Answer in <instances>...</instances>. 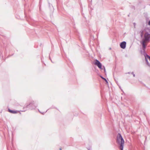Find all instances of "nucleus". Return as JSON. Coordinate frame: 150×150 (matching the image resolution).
I'll use <instances>...</instances> for the list:
<instances>
[{
	"mask_svg": "<svg viewBox=\"0 0 150 150\" xmlns=\"http://www.w3.org/2000/svg\"><path fill=\"white\" fill-rule=\"evenodd\" d=\"M150 34L148 33H145L144 35V38L142 39L141 44L142 46V50L145 51L146 48V46L147 45L146 43L149 42L150 41Z\"/></svg>",
	"mask_w": 150,
	"mask_h": 150,
	"instance_id": "f257e3e1",
	"label": "nucleus"
},
{
	"mask_svg": "<svg viewBox=\"0 0 150 150\" xmlns=\"http://www.w3.org/2000/svg\"><path fill=\"white\" fill-rule=\"evenodd\" d=\"M117 142L120 145L119 148L120 150H123L124 145V141L120 133H118L117 136Z\"/></svg>",
	"mask_w": 150,
	"mask_h": 150,
	"instance_id": "f03ea898",
	"label": "nucleus"
},
{
	"mask_svg": "<svg viewBox=\"0 0 150 150\" xmlns=\"http://www.w3.org/2000/svg\"><path fill=\"white\" fill-rule=\"evenodd\" d=\"M95 64L100 69H102L103 68H102V64L100 63L97 60H96Z\"/></svg>",
	"mask_w": 150,
	"mask_h": 150,
	"instance_id": "7ed1b4c3",
	"label": "nucleus"
},
{
	"mask_svg": "<svg viewBox=\"0 0 150 150\" xmlns=\"http://www.w3.org/2000/svg\"><path fill=\"white\" fill-rule=\"evenodd\" d=\"M126 42H121L120 44L121 47L122 49H125L126 47Z\"/></svg>",
	"mask_w": 150,
	"mask_h": 150,
	"instance_id": "20e7f679",
	"label": "nucleus"
},
{
	"mask_svg": "<svg viewBox=\"0 0 150 150\" xmlns=\"http://www.w3.org/2000/svg\"><path fill=\"white\" fill-rule=\"evenodd\" d=\"M8 111L10 112L13 114L17 113L19 112V111H15L13 110H12L10 109H8Z\"/></svg>",
	"mask_w": 150,
	"mask_h": 150,
	"instance_id": "39448f33",
	"label": "nucleus"
},
{
	"mask_svg": "<svg viewBox=\"0 0 150 150\" xmlns=\"http://www.w3.org/2000/svg\"><path fill=\"white\" fill-rule=\"evenodd\" d=\"M101 77V78L102 79H104V80H105L106 82L108 83V81H107V80H106V79H105V78H103V77Z\"/></svg>",
	"mask_w": 150,
	"mask_h": 150,
	"instance_id": "423d86ee",
	"label": "nucleus"
},
{
	"mask_svg": "<svg viewBox=\"0 0 150 150\" xmlns=\"http://www.w3.org/2000/svg\"><path fill=\"white\" fill-rule=\"evenodd\" d=\"M143 35V31H142L141 34V36L142 37Z\"/></svg>",
	"mask_w": 150,
	"mask_h": 150,
	"instance_id": "0eeeda50",
	"label": "nucleus"
},
{
	"mask_svg": "<svg viewBox=\"0 0 150 150\" xmlns=\"http://www.w3.org/2000/svg\"><path fill=\"white\" fill-rule=\"evenodd\" d=\"M132 74L133 75V76L134 77H135V75L134 74V73L133 72H132Z\"/></svg>",
	"mask_w": 150,
	"mask_h": 150,
	"instance_id": "6e6552de",
	"label": "nucleus"
},
{
	"mask_svg": "<svg viewBox=\"0 0 150 150\" xmlns=\"http://www.w3.org/2000/svg\"><path fill=\"white\" fill-rule=\"evenodd\" d=\"M148 57L149 60L150 61V57H149V56H148Z\"/></svg>",
	"mask_w": 150,
	"mask_h": 150,
	"instance_id": "1a4fd4ad",
	"label": "nucleus"
},
{
	"mask_svg": "<svg viewBox=\"0 0 150 150\" xmlns=\"http://www.w3.org/2000/svg\"><path fill=\"white\" fill-rule=\"evenodd\" d=\"M148 25H150V20L149 21V22L148 23Z\"/></svg>",
	"mask_w": 150,
	"mask_h": 150,
	"instance_id": "9d476101",
	"label": "nucleus"
},
{
	"mask_svg": "<svg viewBox=\"0 0 150 150\" xmlns=\"http://www.w3.org/2000/svg\"><path fill=\"white\" fill-rule=\"evenodd\" d=\"M60 150H62L61 149H60Z\"/></svg>",
	"mask_w": 150,
	"mask_h": 150,
	"instance_id": "9b49d317",
	"label": "nucleus"
}]
</instances>
